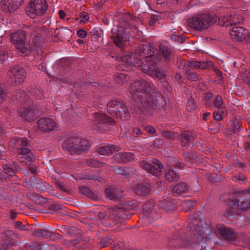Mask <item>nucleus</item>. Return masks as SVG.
<instances>
[{"mask_svg":"<svg viewBox=\"0 0 250 250\" xmlns=\"http://www.w3.org/2000/svg\"><path fill=\"white\" fill-rule=\"evenodd\" d=\"M129 90L132 99L146 107L158 109L166 103L162 96L153 89V85L146 81L134 82L131 84Z\"/></svg>","mask_w":250,"mask_h":250,"instance_id":"obj_1","label":"nucleus"},{"mask_svg":"<svg viewBox=\"0 0 250 250\" xmlns=\"http://www.w3.org/2000/svg\"><path fill=\"white\" fill-rule=\"evenodd\" d=\"M11 42L16 44V48L23 56L29 54L33 49H37L41 45L42 41L40 37L33 34L31 35L28 43H26V35L22 31L15 32L11 35Z\"/></svg>","mask_w":250,"mask_h":250,"instance_id":"obj_2","label":"nucleus"},{"mask_svg":"<svg viewBox=\"0 0 250 250\" xmlns=\"http://www.w3.org/2000/svg\"><path fill=\"white\" fill-rule=\"evenodd\" d=\"M119 61L125 63L127 65L140 66L144 73L154 78L162 79L165 78L164 75L158 67L152 66L150 64H142V60L137 58L133 54L122 56L119 58Z\"/></svg>","mask_w":250,"mask_h":250,"instance_id":"obj_3","label":"nucleus"},{"mask_svg":"<svg viewBox=\"0 0 250 250\" xmlns=\"http://www.w3.org/2000/svg\"><path fill=\"white\" fill-rule=\"evenodd\" d=\"M231 208L244 209L250 208V188L248 190H240L234 193L229 202Z\"/></svg>","mask_w":250,"mask_h":250,"instance_id":"obj_4","label":"nucleus"},{"mask_svg":"<svg viewBox=\"0 0 250 250\" xmlns=\"http://www.w3.org/2000/svg\"><path fill=\"white\" fill-rule=\"evenodd\" d=\"M89 146L88 140L79 138H71L66 140L63 145L64 149L71 154H79L86 150Z\"/></svg>","mask_w":250,"mask_h":250,"instance_id":"obj_5","label":"nucleus"},{"mask_svg":"<svg viewBox=\"0 0 250 250\" xmlns=\"http://www.w3.org/2000/svg\"><path fill=\"white\" fill-rule=\"evenodd\" d=\"M213 23V17L208 14L195 15L188 21V24L196 30H202L208 28Z\"/></svg>","mask_w":250,"mask_h":250,"instance_id":"obj_6","label":"nucleus"},{"mask_svg":"<svg viewBox=\"0 0 250 250\" xmlns=\"http://www.w3.org/2000/svg\"><path fill=\"white\" fill-rule=\"evenodd\" d=\"M46 0H31L27 6V15L32 19H38L45 14L48 10Z\"/></svg>","mask_w":250,"mask_h":250,"instance_id":"obj_7","label":"nucleus"},{"mask_svg":"<svg viewBox=\"0 0 250 250\" xmlns=\"http://www.w3.org/2000/svg\"><path fill=\"white\" fill-rule=\"evenodd\" d=\"M108 113L123 121H127L130 115L125 105L120 101L113 100L107 104Z\"/></svg>","mask_w":250,"mask_h":250,"instance_id":"obj_8","label":"nucleus"},{"mask_svg":"<svg viewBox=\"0 0 250 250\" xmlns=\"http://www.w3.org/2000/svg\"><path fill=\"white\" fill-rule=\"evenodd\" d=\"M156 48L149 44H143L139 47L138 54L141 60H142V64H150L152 66L155 65L156 55H157Z\"/></svg>","mask_w":250,"mask_h":250,"instance_id":"obj_9","label":"nucleus"},{"mask_svg":"<svg viewBox=\"0 0 250 250\" xmlns=\"http://www.w3.org/2000/svg\"><path fill=\"white\" fill-rule=\"evenodd\" d=\"M212 65L210 61L207 62H199L195 61L187 62L184 64V70L186 71V76L187 79L192 81H196L200 79L199 75L193 71L195 68L206 69L209 66Z\"/></svg>","mask_w":250,"mask_h":250,"instance_id":"obj_10","label":"nucleus"},{"mask_svg":"<svg viewBox=\"0 0 250 250\" xmlns=\"http://www.w3.org/2000/svg\"><path fill=\"white\" fill-rule=\"evenodd\" d=\"M32 101H28L27 103L23 104L18 109L21 116L26 120L33 121L38 116L39 109L33 107Z\"/></svg>","mask_w":250,"mask_h":250,"instance_id":"obj_11","label":"nucleus"},{"mask_svg":"<svg viewBox=\"0 0 250 250\" xmlns=\"http://www.w3.org/2000/svg\"><path fill=\"white\" fill-rule=\"evenodd\" d=\"M136 203L127 202L119 207H115L110 209V213L114 216L125 219L127 218L126 212L130 210H133L136 207Z\"/></svg>","mask_w":250,"mask_h":250,"instance_id":"obj_12","label":"nucleus"},{"mask_svg":"<svg viewBox=\"0 0 250 250\" xmlns=\"http://www.w3.org/2000/svg\"><path fill=\"white\" fill-rule=\"evenodd\" d=\"M39 129L42 131L50 132L57 130L59 125L53 119L50 117H43L37 122Z\"/></svg>","mask_w":250,"mask_h":250,"instance_id":"obj_13","label":"nucleus"},{"mask_svg":"<svg viewBox=\"0 0 250 250\" xmlns=\"http://www.w3.org/2000/svg\"><path fill=\"white\" fill-rule=\"evenodd\" d=\"M26 74L25 70L18 65L11 68L10 72L11 81L16 84H20L23 82Z\"/></svg>","mask_w":250,"mask_h":250,"instance_id":"obj_14","label":"nucleus"},{"mask_svg":"<svg viewBox=\"0 0 250 250\" xmlns=\"http://www.w3.org/2000/svg\"><path fill=\"white\" fill-rule=\"evenodd\" d=\"M23 2V0H2L0 7L6 14H9L16 11Z\"/></svg>","mask_w":250,"mask_h":250,"instance_id":"obj_15","label":"nucleus"},{"mask_svg":"<svg viewBox=\"0 0 250 250\" xmlns=\"http://www.w3.org/2000/svg\"><path fill=\"white\" fill-rule=\"evenodd\" d=\"M229 35L232 39L237 42L250 39V35L248 34V31L245 28L240 26L233 27L230 31Z\"/></svg>","mask_w":250,"mask_h":250,"instance_id":"obj_16","label":"nucleus"},{"mask_svg":"<svg viewBox=\"0 0 250 250\" xmlns=\"http://www.w3.org/2000/svg\"><path fill=\"white\" fill-rule=\"evenodd\" d=\"M94 117L97 122V127L101 131L106 130L108 125H112L113 123L110 117L103 113H95Z\"/></svg>","mask_w":250,"mask_h":250,"instance_id":"obj_17","label":"nucleus"},{"mask_svg":"<svg viewBox=\"0 0 250 250\" xmlns=\"http://www.w3.org/2000/svg\"><path fill=\"white\" fill-rule=\"evenodd\" d=\"M17 157L21 162H30L35 159L32 152L28 148H17Z\"/></svg>","mask_w":250,"mask_h":250,"instance_id":"obj_18","label":"nucleus"},{"mask_svg":"<svg viewBox=\"0 0 250 250\" xmlns=\"http://www.w3.org/2000/svg\"><path fill=\"white\" fill-rule=\"evenodd\" d=\"M135 155L131 152H119L114 155L112 159L117 163H125L134 160Z\"/></svg>","mask_w":250,"mask_h":250,"instance_id":"obj_19","label":"nucleus"},{"mask_svg":"<svg viewBox=\"0 0 250 250\" xmlns=\"http://www.w3.org/2000/svg\"><path fill=\"white\" fill-rule=\"evenodd\" d=\"M119 150V147L115 145L107 144L100 147L97 149L99 154L102 155H109Z\"/></svg>","mask_w":250,"mask_h":250,"instance_id":"obj_20","label":"nucleus"},{"mask_svg":"<svg viewBox=\"0 0 250 250\" xmlns=\"http://www.w3.org/2000/svg\"><path fill=\"white\" fill-rule=\"evenodd\" d=\"M54 234V231L50 230L43 228H40L35 229L33 231V235L37 237L41 238H50Z\"/></svg>","mask_w":250,"mask_h":250,"instance_id":"obj_21","label":"nucleus"},{"mask_svg":"<svg viewBox=\"0 0 250 250\" xmlns=\"http://www.w3.org/2000/svg\"><path fill=\"white\" fill-rule=\"evenodd\" d=\"M133 190L137 194L143 195L149 193L150 187L147 183H141L133 186Z\"/></svg>","mask_w":250,"mask_h":250,"instance_id":"obj_22","label":"nucleus"},{"mask_svg":"<svg viewBox=\"0 0 250 250\" xmlns=\"http://www.w3.org/2000/svg\"><path fill=\"white\" fill-rule=\"evenodd\" d=\"M218 229L220 234L227 240H232L235 238V235L232 230L228 227L222 225Z\"/></svg>","mask_w":250,"mask_h":250,"instance_id":"obj_23","label":"nucleus"},{"mask_svg":"<svg viewBox=\"0 0 250 250\" xmlns=\"http://www.w3.org/2000/svg\"><path fill=\"white\" fill-rule=\"evenodd\" d=\"M189 190V187L185 182H182L176 185L172 189V193L176 195H181L187 193Z\"/></svg>","mask_w":250,"mask_h":250,"instance_id":"obj_24","label":"nucleus"},{"mask_svg":"<svg viewBox=\"0 0 250 250\" xmlns=\"http://www.w3.org/2000/svg\"><path fill=\"white\" fill-rule=\"evenodd\" d=\"M140 165L144 169L156 176H159L161 173V170L158 168L145 161L141 162Z\"/></svg>","mask_w":250,"mask_h":250,"instance_id":"obj_25","label":"nucleus"},{"mask_svg":"<svg viewBox=\"0 0 250 250\" xmlns=\"http://www.w3.org/2000/svg\"><path fill=\"white\" fill-rule=\"evenodd\" d=\"M165 176L167 180L169 182L177 181L180 178L179 174L172 168H169L166 170Z\"/></svg>","mask_w":250,"mask_h":250,"instance_id":"obj_26","label":"nucleus"},{"mask_svg":"<svg viewBox=\"0 0 250 250\" xmlns=\"http://www.w3.org/2000/svg\"><path fill=\"white\" fill-rule=\"evenodd\" d=\"M79 192L86 195L92 200H96L98 199L97 193L91 191L86 187H80L79 188Z\"/></svg>","mask_w":250,"mask_h":250,"instance_id":"obj_27","label":"nucleus"},{"mask_svg":"<svg viewBox=\"0 0 250 250\" xmlns=\"http://www.w3.org/2000/svg\"><path fill=\"white\" fill-rule=\"evenodd\" d=\"M128 40L129 37L127 35L118 32L114 38V42L117 46L121 48L123 46L124 42Z\"/></svg>","mask_w":250,"mask_h":250,"instance_id":"obj_28","label":"nucleus"},{"mask_svg":"<svg viewBox=\"0 0 250 250\" xmlns=\"http://www.w3.org/2000/svg\"><path fill=\"white\" fill-rule=\"evenodd\" d=\"M89 241V238L87 237H78L75 239L71 241V244L74 246H78V247L84 248L85 245Z\"/></svg>","mask_w":250,"mask_h":250,"instance_id":"obj_29","label":"nucleus"},{"mask_svg":"<svg viewBox=\"0 0 250 250\" xmlns=\"http://www.w3.org/2000/svg\"><path fill=\"white\" fill-rule=\"evenodd\" d=\"M213 104L216 107L218 108L219 112H224L225 106L222 96L220 95L215 96L213 100Z\"/></svg>","mask_w":250,"mask_h":250,"instance_id":"obj_30","label":"nucleus"},{"mask_svg":"<svg viewBox=\"0 0 250 250\" xmlns=\"http://www.w3.org/2000/svg\"><path fill=\"white\" fill-rule=\"evenodd\" d=\"M106 194L110 200H117L121 196V193L118 192L115 188H106Z\"/></svg>","mask_w":250,"mask_h":250,"instance_id":"obj_31","label":"nucleus"},{"mask_svg":"<svg viewBox=\"0 0 250 250\" xmlns=\"http://www.w3.org/2000/svg\"><path fill=\"white\" fill-rule=\"evenodd\" d=\"M3 169L0 173V178L7 179L8 177L12 176L15 175V171L13 168L5 165L2 167Z\"/></svg>","mask_w":250,"mask_h":250,"instance_id":"obj_32","label":"nucleus"},{"mask_svg":"<svg viewBox=\"0 0 250 250\" xmlns=\"http://www.w3.org/2000/svg\"><path fill=\"white\" fill-rule=\"evenodd\" d=\"M16 99L20 102L27 103L29 100V97L26 94L25 92L22 90H18L15 93Z\"/></svg>","mask_w":250,"mask_h":250,"instance_id":"obj_33","label":"nucleus"},{"mask_svg":"<svg viewBox=\"0 0 250 250\" xmlns=\"http://www.w3.org/2000/svg\"><path fill=\"white\" fill-rule=\"evenodd\" d=\"M193 139L192 133L190 132L185 131L181 134V141L182 146L186 145Z\"/></svg>","mask_w":250,"mask_h":250,"instance_id":"obj_34","label":"nucleus"},{"mask_svg":"<svg viewBox=\"0 0 250 250\" xmlns=\"http://www.w3.org/2000/svg\"><path fill=\"white\" fill-rule=\"evenodd\" d=\"M241 21V17L236 15H232L227 17V19H226V25L232 26L239 23Z\"/></svg>","mask_w":250,"mask_h":250,"instance_id":"obj_35","label":"nucleus"},{"mask_svg":"<svg viewBox=\"0 0 250 250\" xmlns=\"http://www.w3.org/2000/svg\"><path fill=\"white\" fill-rule=\"evenodd\" d=\"M98 219L99 221L104 226H111L112 224L109 220L108 217L105 215L103 213H99L98 214Z\"/></svg>","mask_w":250,"mask_h":250,"instance_id":"obj_36","label":"nucleus"},{"mask_svg":"<svg viewBox=\"0 0 250 250\" xmlns=\"http://www.w3.org/2000/svg\"><path fill=\"white\" fill-rule=\"evenodd\" d=\"M11 145L14 144L15 146H25L28 145V140L26 138H14L11 142Z\"/></svg>","mask_w":250,"mask_h":250,"instance_id":"obj_37","label":"nucleus"},{"mask_svg":"<svg viewBox=\"0 0 250 250\" xmlns=\"http://www.w3.org/2000/svg\"><path fill=\"white\" fill-rule=\"evenodd\" d=\"M161 52L166 61L171 58L172 50L167 46H163L161 48Z\"/></svg>","mask_w":250,"mask_h":250,"instance_id":"obj_38","label":"nucleus"},{"mask_svg":"<svg viewBox=\"0 0 250 250\" xmlns=\"http://www.w3.org/2000/svg\"><path fill=\"white\" fill-rule=\"evenodd\" d=\"M196 202L192 201H186L182 203V207L186 212L192 209L195 205Z\"/></svg>","mask_w":250,"mask_h":250,"instance_id":"obj_39","label":"nucleus"},{"mask_svg":"<svg viewBox=\"0 0 250 250\" xmlns=\"http://www.w3.org/2000/svg\"><path fill=\"white\" fill-rule=\"evenodd\" d=\"M161 134L163 137L169 139H174L178 136L177 134H174V133L169 131H161Z\"/></svg>","mask_w":250,"mask_h":250,"instance_id":"obj_40","label":"nucleus"},{"mask_svg":"<svg viewBox=\"0 0 250 250\" xmlns=\"http://www.w3.org/2000/svg\"><path fill=\"white\" fill-rule=\"evenodd\" d=\"M246 175L242 173H239L232 176V180L234 182H239L246 180Z\"/></svg>","mask_w":250,"mask_h":250,"instance_id":"obj_41","label":"nucleus"},{"mask_svg":"<svg viewBox=\"0 0 250 250\" xmlns=\"http://www.w3.org/2000/svg\"><path fill=\"white\" fill-rule=\"evenodd\" d=\"M15 226L18 228L21 231H25L27 230L29 225H22L21 222L17 221L14 223Z\"/></svg>","mask_w":250,"mask_h":250,"instance_id":"obj_42","label":"nucleus"},{"mask_svg":"<svg viewBox=\"0 0 250 250\" xmlns=\"http://www.w3.org/2000/svg\"><path fill=\"white\" fill-rule=\"evenodd\" d=\"M125 77L126 76L124 74H119L117 75L115 80L117 83L122 84L125 82Z\"/></svg>","mask_w":250,"mask_h":250,"instance_id":"obj_43","label":"nucleus"},{"mask_svg":"<svg viewBox=\"0 0 250 250\" xmlns=\"http://www.w3.org/2000/svg\"><path fill=\"white\" fill-rule=\"evenodd\" d=\"M213 95L211 93H207L205 97V103L208 106H211V103L210 101L212 99Z\"/></svg>","mask_w":250,"mask_h":250,"instance_id":"obj_44","label":"nucleus"},{"mask_svg":"<svg viewBox=\"0 0 250 250\" xmlns=\"http://www.w3.org/2000/svg\"><path fill=\"white\" fill-rule=\"evenodd\" d=\"M160 19V16L158 14H153L151 16V19L149 21V25H153L157 21Z\"/></svg>","mask_w":250,"mask_h":250,"instance_id":"obj_45","label":"nucleus"},{"mask_svg":"<svg viewBox=\"0 0 250 250\" xmlns=\"http://www.w3.org/2000/svg\"><path fill=\"white\" fill-rule=\"evenodd\" d=\"M234 131L238 132L242 127V123L238 120H235L233 123Z\"/></svg>","mask_w":250,"mask_h":250,"instance_id":"obj_46","label":"nucleus"},{"mask_svg":"<svg viewBox=\"0 0 250 250\" xmlns=\"http://www.w3.org/2000/svg\"><path fill=\"white\" fill-rule=\"evenodd\" d=\"M112 170L116 172L117 173L124 175L125 174V169L122 168L121 167H118V166H115V167H111Z\"/></svg>","mask_w":250,"mask_h":250,"instance_id":"obj_47","label":"nucleus"},{"mask_svg":"<svg viewBox=\"0 0 250 250\" xmlns=\"http://www.w3.org/2000/svg\"><path fill=\"white\" fill-rule=\"evenodd\" d=\"M164 140L162 139H157L155 140L153 143V146L155 147H160L164 144Z\"/></svg>","mask_w":250,"mask_h":250,"instance_id":"obj_48","label":"nucleus"},{"mask_svg":"<svg viewBox=\"0 0 250 250\" xmlns=\"http://www.w3.org/2000/svg\"><path fill=\"white\" fill-rule=\"evenodd\" d=\"M77 35L79 38L84 39L87 36V32L83 29H81L77 31Z\"/></svg>","mask_w":250,"mask_h":250,"instance_id":"obj_49","label":"nucleus"},{"mask_svg":"<svg viewBox=\"0 0 250 250\" xmlns=\"http://www.w3.org/2000/svg\"><path fill=\"white\" fill-rule=\"evenodd\" d=\"M6 95V93L4 90L2 86L0 85V104L4 101Z\"/></svg>","mask_w":250,"mask_h":250,"instance_id":"obj_50","label":"nucleus"},{"mask_svg":"<svg viewBox=\"0 0 250 250\" xmlns=\"http://www.w3.org/2000/svg\"><path fill=\"white\" fill-rule=\"evenodd\" d=\"M226 19H227V18L225 16L220 17L218 20V24L221 26H227L228 25H226Z\"/></svg>","mask_w":250,"mask_h":250,"instance_id":"obj_51","label":"nucleus"},{"mask_svg":"<svg viewBox=\"0 0 250 250\" xmlns=\"http://www.w3.org/2000/svg\"><path fill=\"white\" fill-rule=\"evenodd\" d=\"M144 129L146 131L150 134H154L156 132L155 128L151 125L145 126Z\"/></svg>","mask_w":250,"mask_h":250,"instance_id":"obj_52","label":"nucleus"},{"mask_svg":"<svg viewBox=\"0 0 250 250\" xmlns=\"http://www.w3.org/2000/svg\"><path fill=\"white\" fill-rule=\"evenodd\" d=\"M142 134L141 129L138 127H134L132 130V135L135 137H139Z\"/></svg>","mask_w":250,"mask_h":250,"instance_id":"obj_53","label":"nucleus"},{"mask_svg":"<svg viewBox=\"0 0 250 250\" xmlns=\"http://www.w3.org/2000/svg\"><path fill=\"white\" fill-rule=\"evenodd\" d=\"M8 58V54L6 51H0V61L2 62L5 61Z\"/></svg>","mask_w":250,"mask_h":250,"instance_id":"obj_54","label":"nucleus"},{"mask_svg":"<svg viewBox=\"0 0 250 250\" xmlns=\"http://www.w3.org/2000/svg\"><path fill=\"white\" fill-rule=\"evenodd\" d=\"M81 21L85 22L88 20V16L85 12H82L80 16Z\"/></svg>","mask_w":250,"mask_h":250,"instance_id":"obj_55","label":"nucleus"},{"mask_svg":"<svg viewBox=\"0 0 250 250\" xmlns=\"http://www.w3.org/2000/svg\"><path fill=\"white\" fill-rule=\"evenodd\" d=\"M223 113H218L217 111H214L213 113V116L215 120L220 121L222 120V115L221 114H223Z\"/></svg>","mask_w":250,"mask_h":250,"instance_id":"obj_56","label":"nucleus"},{"mask_svg":"<svg viewBox=\"0 0 250 250\" xmlns=\"http://www.w3.org/2000/svg\"><path fill=\"white\" fill-rule=\"evenodd\" d=\"M36 95L35 96L36 98L39 99H42L44 98V95L42 90H38L36 92Z\"/></svg>","mask_w":250,"mask_h":250,"instance_id":"obj_57","label":"nucleus"},{"mask_svg":"<svg viewBox=\"0 0 250 250\" xmlns=\"http://www.w3.org/2000/svg\"><path fill=\"white\" fill-rule=\"evenodd\" d=\"M187 62H185L184 61H181V60H178L177 61V65H178V67L181 69V68H183L184 69V64L185 63H187Z\"/></svg>","mask_w":250,"mask_h":250,"instance_id":"obj_58","label":"nucleus"},{"mask_svg":"<svg viewBox=\"0 0 250 250\" xmlns=\"http://www.w3.org/2000/svg\"><path fill=\"white\" fill-rule=\"evenodd\" d=\"M153 163L156 166H157L160 169H162L163 168V165L162 164L161 162L157 159H154L153 161Z\"/></svg>","mask_w":250,"mask_h":250,"instance_id":"obj_59","label":"nucleus"},{"mask_svg":"<svg viewBox=\"0 0 250 250\" xmlns=\"http://www.w3.org/2000/svg\"><path fill=\"white\" fill-rule=\"evenodd\" d=\"M175 79L177 80L178 83H181L183 82L182 77L180 73H176L175 74Z\"/></svg>","mask_w":250,"mask_h":250,"instance_id":"obj_60","label":"nucleus"},{"mask_svg":"<svg viewBox=\"0 0 250 250\" xmlns=\"http://www.w3.org/2000/svg\"><path fill=\"white\" fill-rule=\"evenodd\" d=\"M58 14H59L60 18L61 19H63L66 16V14H65V12L62 10H60L58 12Z\"/></svg>","mask_w":250,"mask_h":250,"instance_id":"obj_61","label":"nucleus"},{"mask_svg":"<svg viewBox=\"0 0 250 250\" xmlns=\"http://www.w3.org/2000/svg\"><path fill=\"white\" fill-rule=\"evenodd\" d=\"M166 201L165 200H163V201H161L160 203V204H159V206L161 207V208H165L166 210L167 209H169V207H167L163 204H164L165 203Z\"/></svg>","mask_w":250,"mask_h":250,"instance_id":"obj_62","label":"nucleus"},{"mask_svg":"<svg viewBox=\"0 0 250 250\" xmlns=\"http://www.w3.org/2000/svg\"><path fill=\"white\" fill-rule=\"evenodd\" d=\"M5 234L7 237H11L14 235V232L13 230H7L5 232Z\"/></svg>","mask_w":250,"mask_h":250,"instance_id":"obj_63","label":"nucleus"},{"mask_svg":"<svg viewBox=\"0 0 250 250\" xmlns=\"http://www.w3.org/2000/svg\"><path fill=\"white\" fill-rule=\"evenodd\" d=\"M209 115H210V113H209V112L204 113L203 114V118H202L203 120L204 121L207 120L208 117L209 116Z\"/></svg>","mask_w":250,"mask_h":250,"instance_id":"obj_64","label":"nucleus"}]
</instances>
